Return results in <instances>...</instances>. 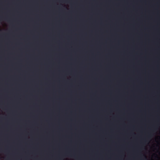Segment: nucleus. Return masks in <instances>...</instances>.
Segmentation results:
<instances>
[{
  "mask_svg": "<svg viewBox=\"0 0 160 160\" xmlns=\"http://www.w3.org/2000/svg\"><path fill=\"white\" fill-rule=\"evenodd\" d=\"M145 159H146V158L145 157Z\"/></svg>",
  "mask_w": 160,
  "mask_h": 160,
  "instance_id": "1",
  "label": "nucleus"
}]
</instances>
